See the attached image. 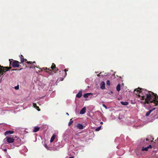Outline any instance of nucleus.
<instances>
[{
	"label": "nucleus",
	"instance_id": "obj_1",
	"mask_svg": "<svg viewBox=\"0 0 158 158\" xmlns=\"http://www.w3.org/2000/svg\"><path fill=\"white\" fill-rule=\"evenodd\" d=\"M134 94L138 97V101L144 106H147V104L150 107L158 105V96L152 92L138 88L134 90Z\"/></svg>",
	"mask_w": 158,
	"mask_h": 158
},
{
	"label": "nucleus",
	"instance_id": "obj_2",
	"mask_svg": "<svg viewBox=\"0 0 158 158\" xmlns=\"http://www.w3.org/2000/svg\"><path fill=\"white\" fill-rule=\"evenodd\" d=\"M14 140L13 137H6L3 140V143L2 144L1 146V147L2 148L4 147L6 144H7L9 143H12L14 142Z\"/></svg>",
	"mask_w": 158,
	"mask_h": 158
},
{
	"label": "nucleus",
	"instance_id": "obj_3",
	"mask_svg": "<svg viewBox=\"0 0 158 158\" xmlns=\"http://www.w3.org/2000/svg\"><path fill=\"white\" fill-rule=\"evenodd\" d=\"M153 139L152 138L150 139L147 138H142L140 141V143L141 145L145 146L147 144H149L151 142H152Z\"/></svg>",
	"mask_w": 158,
	"mask_h": 158
},
{
	"label": "nucleus",
	"instance_id": "obj_4",
	"mask_svg": "<svg viewBox=\"0 0 158 158\" xmlns=\"http://www.w3.org/2000/svg\"><path fill=\"white\" fill-rule=\"evenodd\" d=\"M152 148V146L151 145H149L148 146L146 147H143L140 150L138 151L137 150H136L135 152L137 155H142L143 154L142 152L144 151H148L149 148Z\"/></svg>",
	"mask_w": 158,
	"mask_h": 158
},
{
	"label": "nucleus",
	"instance_id": "obj_5",
	"mask_svg": "<svg viewBox=\"0 0 158 158\" xmlns=\"http://www.w3.org/2000/svg\"><path fill=\"white\" fill-rule=\"evenodd\" d=\"M8 70V69L6 67L4 68L3 66H0V75L4 74L5 72Z\"/></svg>",
	"mask_w": 158,
	"mask_h": 158
},
{
	"label": "nucleus",
	"instance_id": "obj_6",
	"mask_svg": "<svg viewBox=\"0 0 158 158\" xmlns=\"http://www.w3.org/2000/svg\"><path fill=\"white\" fill-rule=\"evenodd\" d=\"M44 70H46V71L47 72V71H48V73L50 74V73H49V71H51V70H50L49 69H48L47 68H45L44 67L42 68H39V70H38V71H36V73H38V72H40L41 71H43Z\"/></svg>",
	"mask_w": 158,
	"mask_h": 158
},
{
	"label": "nucleus",
	"instance_id": "obj_7",
	"mask_svg": "<svg viewBox=\"0 0 158 158\" xmlns=\"http://www.w3.org/2000/svg\"><path fill=\"white\" fill-rule=\"evenodd\" d=\"M12 65L14 67H18L19 66V63L18 61L14 60L12 62Z\"/></svg>",
	"mask_w": 158,
	"mask_h": 158
},
{
	"label": "nucleus",
	"instance_id": "obj_8",
	"mask_svg": "<svg viewBox=\"0 0 158 158\" xmlns=\"http://www.w3.org/2000/svg\"><path fill=\"white\" fill-rule=\"evenodd\" d=\"M51 69L53 70V71L56 72L58 70V69L56 67L55 65L54 64H52V66L51 67Z\"/></svg>",
	"mask_w": 158,
	"mask_h": 158
},
{
	"label": "nucleus",
	"instance_id": "obj_9",
	"mask_svg": "<svg viewBox=\"0 0 158 158\" xmlns=\"http://www.w3.org/2000/svg\"><path fill=\"white\" fill-rule=\"evenodd\" d=\"M86 110V108L85 107H84L81 110L80 112V114H84L85 113Z\"/></svg>",
	"mask_w": 158,
	"mask_h": 158
},
{
	"label": "nucleus",
	"instance_id": "obj_10",
	"mask_svg": "<svg viewBox=\"0 0 158 158\" xmlns=\"http://www.w3.org/2000/svg\"><path fill=\"white\" fill-rule=\"evenodd\" d=\"M14 131H6L4 133V135L5 136H6L8 135H10L13 133Z\"/></svg>",
	"mask_w": 158,
	"mask_h": 158
},
{
	"label": "nucleus",
	"instance_id": "obj_11",
	"mask_svg": "<svg viewBox=\"0 0 158 158\" xmlns=\"http://www.w3.org/2000/svg\"><path fill=\"white\" fill-rule=\"evenodd\" d=\"M100 88L102 89H104L105 88V83L103 81L100 83Z\"/></svg>",
	"mask_w": 158,
	"mask_h": 158
},
{
	"label": "nucleus",
	"instance_id": "obj_12",
	"mask_svg": "<svg viewBox=\"0 0 158 158\" xmlns=\"http://www.w3.org/2000/svg\"><path fill=\"white\" fill-rule=\"evenodd\" d=\"M76 127L80 129H82L84 128L83 125L81 123H78L76 126Z\"/></svg>",
	"mask_w": 158,
	"mask_h": 158
},
{
	"label": "nucleus",
	"instance_id": "obj_13",
	"mask_svg": "<svg viewBox=\"0 0 158 158\" xmlns=\"http://www.w3.org/2000/svg\"><path fill=\"white\" fill-rule=\"evenodd\" d=\"M155 109V108H153L152 110H149L146 114L145 115L146 116H148L151 113L154 109Z\"/></svg>",
	"mask_w": 158,
	"mask_h": 158
},
{
	"label": "nucleus",
	"instance_id": "obj_14",
	"mask_svg": "<svg viewBox=\"0 0 158 158\" xmlns=\"http://www.w3.org/2000/svg\"><path fill=\"white\" fill-rule=\"evenodd\" d=\"M56 136V134H53L50 139V142L51 143L52 142L54 141Z\"/></svg>",
	"mask_w": 158,
	"mask_h": 158
},
{
	"label": "nucleus",
	"instance_id": "obj_15",
	"mask_svg": "<svg viewBox=\"0 0 158 158\" xmlns=\"http://www.w3.org/2000/svg\"><path fill=\"white\" fill-rule=\"evenodd\" d=\"M82 96V91L81 90L76 95V97L78 98H80Z\"/></svg>",
	"mask_w": 158,
	"mask_h": 158
},
{
	"label": "nucleus",
	"instance_id": "obj_16",
	"mask_svg": "<svg viewBox=\"0 0 158 158\" xmlns=\"http://www.w3.org/2000/svg\"><path fill=\"white\" fill-rule=\"evenodd\" d=\"M17 140L18 141V143L16 144V143H15V146L17 147H18L21 144L20 143L21 140L19 138L17 139Z\"/></svg>",
	"mask_w": 158,
	"mask_h": 158
},
{
	"label": "nucleus",
	"instance_id": "obj_17",
	"mask_svg": "<svg viewBox=\"0 0 158 158\" xmlns=\"http://www.w3.org/2000/svg\"><path fill=\"white\" fill-rule=\"evenodd\" d=\"M66 71H67V70L66 69H65L64 70H62L61 71H60V72H61L62 73H64V78L66 76V75H67Z\"/></svg>",
	"mask_w": 158,
	"mask_h": 158
},
{
	"label": "nucleus",
	"instance_id": "obj_18",
	"mask_svg": "<svg viewBox=\"0 0 158 158\" xmlns=\"http://www.w3.org/2000/svg\"><path fill=\"white\" fill-rule=\"evenodd\" d=\"M40 129V127L36 126L34 128V130H33V132H36L38 131Z\"/></svg>",
	"mask_w": 158,
	"mask_h": 158
},
{
	"label": "nucleus",
	"instance_id": "obj_19",
	"mask_svg": "<svg viewBox=\"0 0 158 158\" xmlns=\"http://www.w3.org/2000/svg\"><path fill=\"white\" fill-rule=\"evenodd\" d=\"M33 106H34V108L36 109L38 111H40V109H38L39 107L38 106H37L36 104L35 103H34L33 104Z\"/></svg>",
	"mask_w": 158,
	"mask_h": 158
},
{
	"label": "nucleus",
	"instance_id": "obj_20",
	"mask_svg": "<svg viewBox=\"0 0 158 158\" xmlns=\"http://www.w3.org/2000/svg\"><path fill=\"white\" fill-rule=\"evenodd\" d=\"M120 87H121V85L120 84H118L117 85V87H116V90L118 91L119 92L120 91Z\"/></svg>",
	"mask_w": 158,
	"mask_h": 158
},
{
	"label": "nucleus",
	"instance_id": "obj_21",
	"mask_svg": "<svg viewBox=\"0 0 158 158\" xmlns=\"http://www.w3.org/2000/svg\"><path fill=\"white\" fill-rule=\"evenodd\" d=\"M121 103L123 105H127L128 104V103L127 102H121Z\"/></svg>",
	"mask_w": 158,
	"mask_h": 158
},
{
	"label": "nucleus",
	"instance_id": "obj_22",
	"mask_svg": "<svg viewBox=\"0 0 158 158\" xmlns=\"http://www.w3.org/2000/svg\"><path fill=\"white\" fill-rule=\"evenodd\" d=\"M101 126H99L98 127H97L96 128L95 130L96 131H98L101 129Z\"/></svg>",
	"mask_w": 158,
	"mask_h": 158
},
{
	"label": "nucleus",
	"instance_id": "obj_23",
	"mask_svg": "<svg viewBox=\"0 0 158 158\" xmlns=\"http://www.w3.org/2000/svg\"><path fill=\"white\" fill-rule=\"evenodd\" d=\"M35 62H33V63L32 64L33 65H32H32L31 66H30V68H33L34 66L35 67L34 68H35V67L36 68H38V67H37L36 66H35V65L34 64H35Z\"/></svg>",
	"mask_w": 158,
	"mask_h": 158
},
{
	"label": "nucleus",
	"instance_id": "obj_24",
	"mask_svg": "<svg viewBox=\"0 0 158 158\" xmlns=\"http://www.w3.org/2000/svg\"><path fill=\"white\" fill-rule=\"evenodd\" d=\"M73 123V121L72 120V119H71L70 120V121L68 124L69 126H70L71 124Z\"/></svg>",
	"mask_w": 158,
	"mask_h": 158
},
{
	"label": "nucleus",
	"instance_id": "obj_25",
	"mask_svg": "<svg viewBox=\"0 0 158 158\" xmlns=\"http://www.w3.org/2000/svg\"><path fill=\"white\" fill-rule=\"evenodd\" d=\"M15 147V146L14 145V144L11 145H10V148H9V149H10V148L13 149V148H14Z\"/></svg>",
	"mask_w": 158,
	"mask_h": 158
},
{
	"label": "nucleus",
	"instance_id": "obj_26",
	"mask_svg": "<svg viewBox=\"0 0 158 158\" xmlns=\"http://www.w3.org/2000/svg\"><path fill=\"white\" fill-rule=\"evenodd\" d=\"M14 88L16 89V90H18L19 89V85H17V86H15V87H14Z\"/></svg>",
	"mask_w": 158,
	"mask_h": 158
},
{
	"label": "nucleus",
	"instance_id": "obj_27",
	"mask_svg": "<svg viewBox=\"0 0 158 158\" xmlns=\"http://www.w3.org/2000/svg\"><path fill=\"white\" fill-rule=\"evenodd\" d=\"M106 84L108 85H110V82L109 80H107V81Z\"/></svg>",
	"mask_w": 158,
	"mask_h": 158
},
{
	"label": "nucleus",
	"instance_id": "obj_28",
	"mask_svg": "<svg viewBox=\"0 0 158 158\" xmlns=\"http://www.w3.org/2000/svg\"><path fill=\"white\" fill-rule=\"evenodd\" d=\"M83 97H84V98H87L88 97V96L87 95V94H86H86H84L83 95Z\"/></svg>",
	"mask_w": 158,
	"mask_h": 158
},
{
	"label": "nucleus",
	"instance_id": "obj_29",
	"mask_svg": "<svg viewBox=\"0 0 158 158\" xmlns=\"http://www.w3.org/2000/svg\"><path fill=\"white\" fill-rule=\"evenodd\" d=\"M59 67L60 68H61L62 69H64V65H60L59 66Z\"/></svg>",
	"mask_w": 158,
	"mask_h": 158
},
{
	"label": "nucleus",
	"instance_id": "obj_30",
	"mask_svg": "<svg viewBox=\"0 0 158 158\" xmlns=\"http://www.w3.org/2000/svg\"><path fill=\"white\" fill-rule=\"evenodd\" d=\"M24 58H21V61L22 63H23L24 62Z\"/></svg>",
	"mask_w": 158,
	"mask_h": 158
},
{
	"label": "nucleus",
	"instance_id": "obj_31",
	"mask_svg": "<svg viewBox=\"0 0 158 158\" xmlns=\"http://www.w3.org/2000/svg\"><path fill=\"white\" fill-rule=\"evenodd\" d=\"M102 106L103 107H104L106 109H107V107L104 104H103Z\"/></svg>",
	"mask_w": 158,
	"mask_h": 158
},
{
	"label": "nucleus",
	"instance_id": "obj_32",
	"mask_svg": "<svg viewBox=\"0 0 158 158\" xmlns=\"http://www.w3.org/2000/svg\"><path fill=\"white\" fill-rule=\"evenodd\" d=\"M86 94H87V95L88 96L90 95H92V94L91 93H86Z\"/></svg>",
	"mask_w": 158,
	"mask_h": 158
},
{
	"label": "nucleus",
	"instance_id": "obj_33",
	"mask_svg": "<svg viewBox=\"0 0 158 158\" xmlns=\"http://www.w3.org/2000/svg\"><path fill=\"white\" fill-rule=\"evenodd\" d=\"M44 147L47 149H48V146L46 144H45L44 145Z\"/></svg>",
	"mask_w": 158,
	"mask_h": 158
},
{
	"label": "nucleus",
	"instance_id": "obj_34",
	"mask_svg": "<svg viewBox=\"0 0 158 158\" xmlns=\"http://www.w3.org/2000/svg\"><path fill=\"white\" fill-rule=\"evenodd\" d=\"M64 78H61V77L60 78L59 80L61 81H62L63 80Z\"/></svg>",
	"mask_w": 158,
	"mask_h": 158
},
{
	"label": "nucleus",
	"instance_id": "obj_35",
	"mask_svg": "<svg viewBox=\"0 0 158 158\" xmlns=\"http://www.w3.org/2000/svg\"><path fill=\"white\" fill-rule=\"evenodd\" d=\"M3 150L4 152H6V151H7V149L6 148L3 149Z\"/></svg>",
	"mask_w": 158,
	"mask_h": 158
},
{
	"label": "nucleus",
	"instance_id": "obj_36",
	"mask_svg": "<svg viewBox=\"0 0 158 158\" xmlns=\"http://www.w3.org/2000/svg\"><path fill=\"white\" fill-rule=\"evenodd\" d=\"M7 158H11V157H10V156H7Z\"/></svg>",
	"mask_w": 158,
	"mask_h": 158
},
{
	"label": "nucleus",
	"instance_id": "obj_37",
	"mask_svg": "<svg viewBox=\"0 0 158 158\" xmlns=\"http://www.w3.org/2000/svg\"><path fill=\"white\" fill-rule=\"evenodd\" d=\"M113 92L112 91H110V94H113Z\"/></svg>",
	"mask_w": 158,
	"mask_h": 158
},
{
	"label": "nucleus",
	"instance_id": "obj_38",
	"mask_svg": "<svg viewBox=\"0 0 158 158\" xmlns=\"http://www.w3.org/2000/svg\"><path fill=\"white\" fill-rule=\"evenodd\" d=\"M103 123V122H100V124H102Z\"/></svg>",
	"mask_w": 158,
	"mask_h": 158
},
{
	"label": "nucleus",
	"instance_id": "obj_39",
	"mask_svg": "<svg viewBox=\"0 0 158 158\" xmlns=\"http://www.w3.org/2000/svg\"><path fill=\"white\" fill-rule=\"evenodd\" d=\"M31 62H27V63H30L31 64Z\"/></svg>",
	"mask_w": 158,
	"mask_h": 158
},
{
	"label": "nucleus",
	"instance_id": "obj_40",
	"mask_svg": "<svg viewBox=\"0 0 158 158\" xmlns=\"http://www.w3.org/2000/svg\"><path fill=\"white\" fill-rule=\"evenodd\" d=\"M66 114H67L68 115H69V114H68V113H67Z\"/></svg>",
	"mask_w": 158,
	"mask_h": 158
},
{
	"label": "nucleus",
	"instance_id": "obj_41",
	"mask_svg": "<svg viewBox=\"0 0 158 158\" xmlns=\"http://www.w3.org/2000/svg\"><path fill=\"white\" fill-rule=\"evenodd\" d=\"M122 151H123V152H124V151L123 150H122Z\"/></svg>",
	"mask_w": 158,
	"mask_h": 158
}]
</instances>
